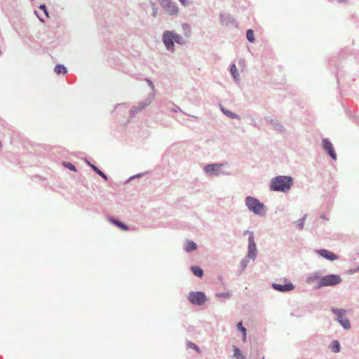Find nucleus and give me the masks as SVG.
<instances>
[{
	"mask_svg": "<svg viewBox=\"0 0 359 359\" xmlns=\"http://www.w3.org/2000/svg\"><path fill=\"white\" fill-rule=\"evenodd\" d=\"M341 278L339 275L330 274L320 277L317 274L310 276L307 278L308 283H316V287H323L327 286H334L341 282Z\"/></svg>",
	"mask_w": 359,
	"mask_h": 359,
	"instance_id": "obj_1",
	"label": "nucleus"
},
{
	"mask_svg": "<svg viewBox=\"0 0 359 359\" xmlns=\"http://www.w3.org/2000/svg\"><path fill=\"white\" fill-rule=\"evenodd\" d=\"M292 183L290 177L278 176L271 180L270 188L273 191L286 192L290 189Z\"/></svg>",
	"mask_w": 359,
	"mask_h": 359,
	"instance_id": "obj_2",
	"label": "nucleus"
},
{
	"mask_svg": "<svg viewBox=\"0 0 359 359\" xmlns=\"http://www.w3.org/2000/svg\"><path fill=\"white\" fill-rule=\"evenodd\" d=\"M245 205L249 210L255 214L262 215L264 213V205L254 197L248 196L245 199Z\"/></svg>",
	"mask_w": 359,
	"mask_h": 359,
	"instance_id": "obj_3",
	"label": "nucleus"
},
{
	"mask_svg": "<svg viewBox=\"0 0 359 359\" xmlns=\"http://www.w3.org/2000/svg\"><path fill=\"white\" fill-rule=\"evenodd\" d=\"M245 234H249L248 257V258L254 260L257 256V248L254 240L253 233L249 231H246Z\"/></svg>",
	"mask_w": 359,
	"mask_h": 359,
	"instance_id": "obj_4",
	"label": "nucleus"
},
{
	"mask_svg": "<svg viewBox=\"0 0 359 359\" xmlns=\"http://www.w3.org/2000/svg\"><path fill=\"white\" fill-rule=\"evenodd\" d=\"M188 299L191 304L196 305H202L207 300L205 294L201 292H190Z\"/></svg>",
	"mask_w": 359,
	"mask_h": 359,
	"instance_id": "obj_5",
	"label": "nucleus"
},
{
	"mask_svg": "<svg viewBox=\"0 0 359 359\" xmlns=\"http://www.w3.org/2000/svg\"><path fill=\"white\" fill-rule=\"evenodd\" d=\"M332 312L337 315V321L345 328L350 329L351 324L349 320L345 317V310L338 309H332Z\"/></svg>",
	"mask_w": 359,
	"mask_h": 359,
	"instance_id": "obj_6",
	"label": "nucleus"
},
{
	"mask_svg": "<svg viewBox=\"0 0 359 359\" xmlns=\"http://www.w3.org/2000/svg\"><path fill=\"white\" fill-rule=\"evenodd\" d=\"M163 9L169 15H177L178 8L170 0H159Z\"/></svg>",
	"mask_w": 359,
	"mask_h": 359,
	"instance_id": "obj_7",
	"label": "nucleus"
},
{
	"mask_svg": "<svg viewBox=\"0 0 359 359\" xmlns=\"http://www.w3.org/2000/svg\"><path fill=\"white\" fill-rule=\"evenodd\" d=\"M163 43L166 48L170 50H173L175 33L173 32L167 31L164 32L163 36Z\"/></svg>",
	"mask_w": 359,
	"mask_h": 359,
	"instance_id": "obj_8",
	"label": "nucleus"
},
{
	"mask_svg": "<svg viewBox=\"0 0 359 359\" xmlns=\"http://www.w3.org/2000/svg\"><path fill=\"white\" fill-rule=\"evenodd\" d=\"M222 164H210L207 165L204 170L205 172L210 175H219L221 173L220 168Z\"/></svg>",
	"mask_w": 359,
	"mask_h": 359,
	"instance_id": "obj_9",
	"label": "nucleus"
},
{
	"mask_svg": "<svg viewBox=\"0 0 359 359\" xmlns=\"http://www.w3.org/2000/svg\"><path fill=\"white\" fill-rule=\"evenodd\" d=\"M273 287L280 292L290 291L294 289V285L291 283H285L284 284L273 283Z\"/></svg>",
	"mask_w": 359,
	"mask_h": 359,
	"instance_id": "obj_10",
	"label": "nucleus"
},
{
	"mask_svg": "<svg viewBox=\"0 0 359 359\" xmlns=\"http://www.w3.org/2000/svg\"><path fill=\"white\" fill-rule=\"evenodd\" d=\"M323 146L325 150L327 151L330 156L333 158L336 159L337 156L334 151L332 144L327 140V139H324L323 140Z\"/></svg>",
	"mask_w": 359,
	"mask_h": 359,
	"instance_id": "obj_11",
	"label": "nucleus"
},
{
	"mask_svg": "<svg viewBox=\"0 0 359 359\" xmlns=\"http://www.w3.org/2000/svg\"><path fill=\"white\" fill-rule=\"evenodd\" d=\"M318 254L330 261H334L338 259V257L335 254L325 249L318 250Z\"/></svg>",
	"mask_w": 359,
	"mask_h": 359,
	"instance_id": "obj_12",
	"label": "nucleus"
},
{
	"mask_svg": "<svg viewBox=\"0 0 359 359\" xmlns=\"http://www.w3.org/2000/svg\"><path fill=\"white\" fill-rule=\"evenodd\" d=\"M184 249L187 252L194 251V250H196V244L191 241H188L186 243V246H185Z\"/></svg>",
	"mask_w": 359,
	"mask_h": 359,
	"instance_id": "obj_13",
	"label": "nucleus"
},
{
	"mask_svg": "<svg viewBox=\"0 0 359 359\" xmlns=\"http://www.w3.org/2000/svg\"><path fill=\"white\" fill-rule=\"evenodd\" d=\"M191 271L193 272V273L195 276H196L199 278H201L203 275V270L200 267L196 266L191 267Z\"/></svg>",
	"mask_w": 359,
	"mask_h": 359,
	"instance_id": "obj_14",
	"label": "nucleus"
},
{
	"mask_svg": "<svg viewBox=\"0 0 359 359\" xmlns=\"http://www.w3.org/2000/svg\"><path fill=\"white\" fill-rule=\"evenodd\" d=\"M55 72L57 74H60L62 72H63V74H65L67 73V69L65 67H64L63 65H57L55 67Z\"/></svg>",
	"mask_w": 359,
	"mask_h": 359,
	"instance_id": "obj_15",
	"label": "nucleus"
},
{
	"mask_svg": "<svg viewBox=\"0 0 359 359\" xmlns=\"http://www.w3.org/2000/svg\"><path fill=\"white\" fill-rule=\"evenodd\" d=\"M331 350L334 353H338L340 351V346L337 341H333L331 346H330Z\"/></svg>",
	"mask_w": 359,
	"mask_h": 359,
	"instance_id": "obj_16",
	"label": "nucleus"
},
{
	"mask_svg": "<svg viewBox=\"0 0 359 359\" xmlns=\"http://www.w3.org/2000/svg\"><path fill=\"white\" fill-rule=\"evenodd\" d=\"M246 37L250 42L253 43L255 41V36H254L253 30L248 29L246 32Z\"/></svg>",
	"mask_w": 359,
	"mask_h": 359,
	"instance_id": "obj_17",
	"label": "nucleus"
},
{
	"mask_svg": "<svg viewBox=\"0 0 359 359\" xmlns=\"http://www.w3.org/2000/svg\"><path fill=\"white\" fill-rule=\"evenodd\" d=\"M231 73L232 74V76H233V78L236 79V80H238V71H237V69H236V65L234 64H232L231 65Z\"/></svg>",
	"mask_w": 359,
	"mask_h": 359,
	"instance_id": "obj_18",
	"label": "nucleus"
},
{
	"mask_svg": "<svg viewBox=\"0 0 359 359\" xmlns=\"http://www.w3.org/2000/svg\"><path fill=\"white\" fill-rule=\"evenodd\" d=\"M175 41L179 44H183L185 43L184 39L180 35L175 33Z\"/></svg>",
	"mask_w": 359,
	"mask_h": 359,
	"instance_id": "obj_19",
	"label": "nucleus"
},
{
	"mask_svg": "<svg viewBox=\"0 0 359 359\" xmlns=\"http://www.w3.org/2000/svg\"><path fill=\"white\" fill-rule=\"evenodd\" d=\"M233 351H234V354L233 355H234L235 357H237L239 359H243V355L241 353V350L238 348L234 347V350Z\"/></svg>",
	"mask_w": 359,
	"mask_h": 359,
	"instance_id": "obj_20",
	"label": "nucleus"
},
{
	"mask_svg": "<svg viewBox=\"0 0 359 359\" xmlns=\"http://www.w3.org/2000/svg\"><path fill=\"white\" fill-rule=\"evenodd\" d=\"M90 166L92 167V168L100 176H102L103 178H104L105 180H107V176L101 171L96 166H95L94 165H90Z\"/></svg>",
	"mask_w": 359,
	"mask_h": 359,
	"instance_id": "obj_21",
	"label": "nucleus"
},
{
	"mask_svg": "<svg viewBox=\"0 0 359 359\" xmlns=\"http://www.w3.org/2000/svg\"><path fill=\"white\" fill-rule=\"evenodd\" d=\"M237 327L242 332L244 338L246 337V329L243 326L242 323L240 322L237 324Z\"/></svg>",
	"mask_w": 359,
	"mask_h": 359,
	"instance_id": "obj_22",
	"label": "nucleus"
},
{
	"mask_svg": "<svg viewBox=\"0 0 359 359\" xmlns=\"http://www.w3.org/2000/svg\"><path fill=\"white\" fill-rule=\"evenodd\" d=\"M187 346L189 348L195 350L197 353H200L201 351L199 347L192 342H189Z\"/></svg>",
	"mask_w": 359,
	"mask_h": 359,
	"instance_id": "obj_23",
	"label": "nucleus"
},
{
	"mask_svg": "<svg viewBox=\"0 0 359 359\" xmlns=\"http://www.w3.org/2000/svg\"><path fill=\"white\" fill-rule=\"evenodd\" d=\"M306 216L304 215L302 219H299L297 223L299 229H302L304 226V221L306 219Z\"/></svg>",
	"mask_w": 359,
	"mask_h": 359,
	"instance_id": "obj_24",
	"label": "nucleus"
},
{
	"mask_svg": "<svg viewBox=\"0 0 359 359\" xmlns=\"http://www.w3.org/2000/svg\"><path fill=\"white\" fill-rule=\"evenodd\" d=\"M64 165L65 167L68 168L69 170H71L72 171H76L75 166L73 164H72L71 163H65Z\"/></svg>",
	"mask_w": 359,
	"mask_h": 359,
	"instance_id": "obj_25",
	"label": "nucleus"
},
{
	"mask_svg": "<svg viewBox=\"0 0 359 359\" xmlns=\"http://www.w3.org/2000/svg\"><path fill=\"white\" fill-rule=\"evenodd\" d=\"M222 111L232 118H236V114L231 113V111H229L228 110H225V109H222Z\"/></svg>",
	"mask_w": 359,
	"mask_h": 359,
	"instance_id": "obj_26",
	"label": "nucleus"
},
{
	"mask_svg": "<svg viewBox=\"0 0 359 359\" xmlns=\"http://www.w3.org/2000/svg\"><path fill=\"white\" fill-rule=\"evenodd\" d=\"M217 296L224 297V298H226V297H230V294L229 293H221V294H217Z\"/></svg>",
	"mask_w": 359,
	"mask_h": 359,
	"instance_id": "obj_27",
	"label": "nucleus"
},
{
	"mask_svg": "<svg viewBox=\"0 0 359 359\" xmlns=\"http://www.w3.org/2000/svg\"><path fill=\"white\" fill-rule=\"evenodd\" d=\"M116 224L118 226H119L120 227H121V228H122L123 229H124V230L128 229V227H127L126 225H124V224H121V222H116Z\"/></svg>",
	"mask_w": 359,
	"mask_h": 359,
	"instance_id": "obj_28",
	"label": "nucleus"
},
{
	"mask_svg": "<svg viewBox=\"0 0 359 359\" xmlns=\"http://www.w3.org/2000/svg\"><path fill=\"white\" fill-rule=\"evenodd\" d=\"M39 8L43 10L46 13V15L48 16V13H47V11H46L45 5H41Z\"/></svg>",
	"mask_w": 359,
	"mask_h": 359,
	"instance_id": "obj_29",
	"label": "nucleus"
},
{
	"mask_svg": "<svg viewBox=\"0 0 359 359\" xmlns=\"http://www.w3.org/2000/svg\"><path fill=\"white\" fill-rule=\"evenodd\" d=\"M180 1L182 2V4H186L188 2V0H180Z\"/></svg>",
	"mask_w": 359,
	"mask_h": 359,
	"instance_id": "obj_30",
	"label": "nucleus"
},
{
	"mask_svg": "<svg viewBox=\"0 0 359 359\" xmlns=\"http://www.w3.org/2000/svg\"><path fill=\"white\" fill-rule=\"evenodd\" d=\"M321 218L325 219H326V218H325V217L324 215H322V216H321Z\"/></svg>",
	"mask_w": 359,
	"mask_h": 359,
	"instance_id": "obj_31",
	"label": "nucleus"
},
{
	"mask_svg": "<svg viewBox=\"0 0 359 359\" xmlns=\"http://www.w3.org/2000/svg\"><path fill=\"white\" fill-rule=\"evenodd\" d=\"M358 271H359V267H358Z\"/></svg>",
	"mask_w": 359,
	"mask_h": 359,
	"instance_id": "obj_32",
	"label": "nucleus"
},
{
	"mask_svg": "<svg viewBox=\"0 0 359 359\" xmlns=\"http://www.w3.org/2000/svg\"><path fill=\"white\" fill-rule=\"evenodd\" d=\"M262 359H264V358Z\"/></svg>",
	"mask_w": 359,
	"mask_h": 359,
	"instance_id": "obj_33",
	"label": "nucleus"
}]
</instances>
